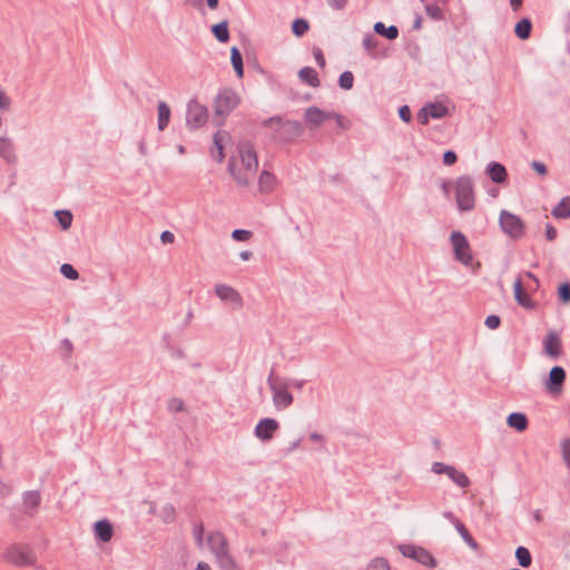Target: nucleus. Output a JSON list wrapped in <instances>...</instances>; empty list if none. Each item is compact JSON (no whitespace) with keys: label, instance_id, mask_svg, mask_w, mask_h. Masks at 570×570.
<instances>
[{"label":"nucleus","instance_id":"obj_1","mask_svg":"<svg viewBox=\"0 0 570 570\" xmlns=\"http://www.w3.org/2000/svg\"><path fill=\"white\" fill-rule=\"evenodd\" d=\"M261 126L271 129V141L277 145L294 142L304 132V127L298 120H285L276 115L262 121Z\"/></svg>","mask_w":570,"mask_h":570},{"label":"nucleus","instance_id":"obj_2","mask_svg":"<svg viewBox=\"0 0 570 570\" xmlns=\"http://www.w3.org/2000/svg\"><path fill=\"white\" fill-rule=\"evenodd\" d=\"M239 102L240 98L234 89L229 87L220 89L214 100L216 125L223 126L226 117L238 107Z\"/></svg>","mask_w":570,"mask_h":570},{"label":"nucleus","instance_id":"obj_3","mask_svg":"<svg viewBox=\"0 0 570 570\" xmlns=\"http://www.w3.org/2000/svg\"><path fill=\"white\" fill-rule=\"evenodd\" d=\"M455 200L459 210L471 212L475 207L474 183L469 175L460 176L455 181Z\"/></svg>","mask_w":570,"mask_h":570},{"label":"nucleus","instance_id":"obj_4","mask_svg":"<svg viewBox=\"0 0 570 570\" xmlns=\"http://www.w3.org/2000/svg\"><path fill=\"white\" fill-rule=\"evenodd\" d=\"M2 558L16 567H28L36 563L37 557L29 546L14 543L6 549Z\"/></svg>","mask_w":570,"mask_h":570},{"label":"nucleus","instance_id":"obj_5","mask_svg":"<svg viewBox=\"0 0 570 570\" xmlns=\"http://www.w3.org/2000/svg\"><path fill=\"white\" fill-rule=\"evenodd\" d=\"M499 225L502 232L513 240L520 239L525 234V224L521 217L507 209L500 212Z\"/></svg>","mask_w":570,"mask_h":570},{"label":"nucleus","instance_id":"obj_6","mask_svg":"<svg viewBox=\"0 0 570 570\" xmlns=\"http://www.w3.org/2000/svg\"><path fill=\"white\" fill-rule=\"evenodd\" d=\"M450 242L454 258L464 266H470L473 262V255L466 236L460 230H453L450 235Z\"/></svg>","mask_w":570,"mask_h":570},{"label":"nucleus","instance_id":"obj_7","mask_svg":"<svg viewBox=\"0 0 570 570\" xmlns=\"http://www.w3.org/2000/svg\"><path fill=\"white\" fill-rule=\"evenodd\" d=\"M399 551L403 557L413 559L430 569H434L438 566V561L433 554L423 547L404 543L399 546Z\"/></svg>","mask_w":570,"mask_h":570},{"label":"nucleus","instance_id":"obj_8","mask_svg":"<svg viewBox=\"0 0 570 570\" xmlns=\"http://www.w3.org/2000/svg\"><path fill=\"white\" fill-rule=\"evenodd\" d=\"M208 119L207 107L200 105L196 99L187 104L186 125L189 129H198L206 124Z\"/></svg>","mask_w":570,"mask_h":570},{"label":"nucleus","instance_id":"obj_9","mask_svg":"<svg viewBox=\"0 0 570 570\" xmlns=\"http://www.w3.org/2000/svg\"><path fill=\"white\" fill-rule=\"evenodd\" d=\"M567 379L566 370L560 365H554L549 372L544 382L546 390L551 395H560Z\"/></svg>","mask_w":570,"mask_h":570},{"label":"nucleus","instance_id":"obj_10","mask_svg":"<svg viewBox=\"0 0 570 570\" xmlns=\"http://www.w3.org/2000/svg\"><path fill=\"white\" fill-rule=\"evenodd\" d=\"M237 148L243 168L249 174H256L258 169V158L254 145L250 141H243Z\"/></svg>","mask_w":570,"mask_h":570},{"label":"nucleus","instance_id":"obj_11","mask_svg":"<svg viewBox=\"0 0 570 570\" xmlns=\"http://www.w3.org/2000/svg\"><path fill=\"white\" fill-rule=\"evenodd\" d=\"M279 430V422L273 417L261 419L254 428V435L263 443L269 442Z\"/></svg>","mask_w":570,"mask_h":570},{"label":"nucleus","instance_id":"obj_12","mask_svg":"<svg viewBox=\"0 0 570 570\" xmlns=\"http://www.w3.org/2000/svg\"><path fill=\"white\" fill-rule=\"evenodd\" d=\"M272 393L274 406L279 411L289 407L294 402L293 394L288 391L287 383H283L279 386H272Z\"/></svg>","mask_w":570,"mask_h":570},{"label":"nucleus","instance_id":"obj_13","mask_svg":"<svg viewBox=\"0 0 570 570\" xmlns=\"http://www.w3.org/2000/svg\"><path fill=\"white\" fill-rule=\"evenodd\" d=\"M207 544L215 558L224 553H229L228 540L220 531L209 532L207 535Z\"/></svg>","mask_w":570,"mask_h":570},{"label":"nucleus","instance_id":"obj_14","mask_svg":"<svg viewBox=\"0 0 570 570\" xmlns=\"http://www.w3.org/2000/svg\"><path fill=\"white\" fill-rule=\"evenodd\" d=\"M230 139V134L226 130H218L213 136V147L210 155L217 163H223L225 159V142Z\"/></svg>","mask_w":570,"mask_h":570},{"label":"nucleus","instance_id":"obj_15","mask_svg":"<svg viewBox=\"0 0 570 570\" xmlns=\"http://www.w3.org/2000/svg\"><path fill=\"white\" fill-rule=\"evenodd\" d=\"M227 171L235 179L236 184L239 187H244V188H246L250 185V181H252L253 177L255 176V174H249L247 170H245V168L237 169V160H236V157H234V156H232L228 159Z\"/></svg>","mask_w":570,"mask_h":570},{"label":"nucleus","instance_id":"obj_16","mask_svg":"<svg viewBox=\"0 0 570 570\" xmlns=\"http://www.w3.org/2000/svg\"><path fill=\"white\" fill-rule=\"evenodd\" d=\"M513 294L515 302L525 309H535L537 303L524 291L521 277H518L513 283Z\"/></svg>","mask_w":570,"mask_h":570},{"label":"nucleus","instance_id":"obj_17","mask_svg":"<svg viewBox=\"0 0 570 570\" xmlns=\"http://www.w3.org/2000/svg\"><path fill=\"white\" fill-rule=\"evenodd\" d=\"M485 175L494 184H504L509 178L505 166L495 160H492L487 165Z\"/></svg>","mask_w":570,"mask_h":570},{"label":"nucleus","instance_id":"obj_18","mask_svg":"<svg viewBox=\"0 0 570 570\" xmlns=\"http://www.w3.org/2000/svg\"><path fill=\"white\" fill-rule=\"evenodd\" d=\"M94 535L97 541L107 543L112 539L114 525L108 519H101L94 523Z\"/></svg>","mask_w":570,"mask_h":570},{"label":"nucleus","instance_id":"obj_19","mask_svg":"<svg viewBox=\"0 0 570 570\" xmlns=\"http://www.w3.org/2000/svg\"><path fill=\"white\" fill-rule=\"evenodd\" d=\"M215 294L224 302L233 303L237 306L243 305V297L234 287L226 284H217L215 286Z\"/></svg>","mask_w":570,"mask_h":570},{"label":"nucleus","instance_id":"obj_20","mask_svg":"<svg viewBox=\"0 0 570 570\" xmlns=\"http://www.w3.org/2000/svg\"><path fill=\"white\" fill-rule=\"evenodd\" d=\"M363 47L372 59H385L389 57L387 49H379V41L371 33L364 36Z\"/></svg>","mask_w":570,"mask_h":570},{"label":"nucleus","instance_id":"obj_21","mask_svg":"<svg viewBox=\"0 0 570 570\" xmlns=\"http://www.w3.org/2000/svg\"><path fill=\"white\" fill-rule=\"evenodd\" d=\"M543 348L548 356L558 358L562 352V343L556 332H550L543 341Z\"/></svg>","mask_w":570,"mask_h":570},{"label":"nucleus","instance_id":"obj_22","mask_svg":"<svg viewBox=\"0 0 570 570\" xmlns=\"http://www.w3.org/2000/svg\"><path fill=\"white\" fill-rule=\"evenodd\" d=\"M0 158H2L9 165L17 164L18 157L11 139L0 137Z\"/></svg>","mask_w":570,"mask_h":570},{"label":"nucleus","instance_id":"obj_23","mask_svg":"<svg viewBox=\"0 0 570 570\" xmlns=\"http://www.w3.org/2000/svg\"><path fill=\"white\" fill-rule=\"evenodd\" d=\"M509 428L514 429L517 432H523L529 426L528 416L522 412H512L507 417Z\"/></svg>","mask_w":570,"mask_h":570},{"label":"nucleus","instance_id":"obj_24","mask_svg":"<svg viewBox=\"0 0 570 570\" xmlns=\"http://www.w3.org/2000/svg\"><path fill=\"white\" fill-rule=\"evenodd\" d=\"M305 121L314 127H320L325 121V110L311 106L305 110Z\"/></svg>","mask_w":570,"mask_h":570},{"label":"nucleus","instance_id":"obj_25","mask_svg":"<svg viewBox=\"0 0 570 570\" xmlns=\"http://www.w3.org/2000/svg\"><path fill=\"white\" fill-rule=\"evenodd\" d=\"M276 186V176L264 169L258 177V188L262 194H269Z\"/></svg>","mask_w":570,"mask_h":570},{"label":"nucleus","instance_id":"obj_26","mask_svg":"<svg viewBox=\"0 0 570 570\" xmlns=\"http://www.w3.org/2000/svg\"><path fill=\"white\" fill-rule=\"evenodd\" d=\"M228 26H229V22H228V20L225 19V20H222L220 22L215 23L210 27V31L218 42L227 43L229 41L230 33H229Z\"/></svg>","mask_w":570,"mask_h":570},{"label":"nucleus","instance_id":"obj_27","mask_svg":"<svg viewBox=\"0 0 570 570\" xmlns=\"http://www.w3.org/2000/svg\"><path fill=\"white\" fill-rule=\"evenodd\" d=\"M373 30L376 35L391 41L397 39L400 35L399 28L396 26L392 24L386 27L382 21L375 22Z\"/></svg>","mask_w":570,"mask_h":570},{"label":"nucleus","instance_id":"obj_28","mask_svg":"<svg viewBox=\"0 0 570 570\" xmlns=\"http://www.w3.org/2000/svg\"><path fill=\"white\" fill-rule=\"evenodd\" d=\"M532 27H533V24H532L531 19L523 17L515 23L514 35L520 40H528L531 37Z\"/></svg>","mask_w":570,"mask_h":570},{"label":"nucleus","instance_id":"obj_29","mask_svg":"<svg viewBox=\"0 0 570 570\" xmlns=\"http://www.w3.org/2000/svg\"><path fill=\"white\" fill-rule=\"evenodd\" d=\"M299 79L313 88L321 86L318 73L312 67H303L298 71Z\"/></svg>","mask_w":570,"mask_h":570},{"label":"nucleus","instance_id":"obj_30","mask_svg":"<svg viewBox=\"0 0 570 570\" xmlns=\"http://www.w3.org/2000/svg\"><path fill=\"white\" fill-rule=\"evenodd\" d=\"M157 111H158V130L164 131L170 121V108L167 102L159 101L157 105Z\"/></svg>","mask_w":570,"mask_h":570},{"label":"nucleus","instance_id":"obj_31","mask_svg":"<svg viewBox=\"0 0 570 570\" xmlns=\"http://www.w3.org/2000/svg\"><path fill=\"white\" fill-rule=\"evenodd\" d=\"M551 214L557 219L570 218V196L562 197L560 202L553 207Z\"/></svg>","mask_w":570,"mask_h":570},{"label":"nucleus","instance_id":"obj_32","mask_svg":"<svg viewBox=\"0 0 570 570\" xmlns=\"http://www.w3.org/2000/svg\"><path fill=\"white\" fill-rule=\"evenodd\" d=\"M230 62L237 78L242 79L244 77V59L240 50L236 46L230 49Z\"/></svg>","mask_w":570,"mask_h":570},{"label":"nucleus","instance_id":"obj_33","mask_svg":"<svg viewBox=\"0 0 570 570\" xmlns=\"http://www.w3.org/2000/svg\"><path fill=\"white\" fill-rule=\"evenodd\" d=\"M425 107L432 119H442L449 115V108L443 102H428Z\"/></svg>","mask_w":570,"mask_h":570},{"label":"nucleus","instance_id":"obj_34","mask_svg":"<svg viewBox=\"0 0 570 570\" xmlns=\"http://www.w3.org/2000/svg\"><path fill=\"white\" fill-rule=\"evenodd\" d=\"M514 557L517 559L518 564L523 568L528 569L532 564V554L530 550L527 547L519 546L515 549Z\"/></svg>","mask_w":570,"mask_h":570},{"label":"nucleus","instance_id":"obj_35","mask_svg":"<svg viewBox=\"0 0 570 570\" xmlns=\"http://www.w3.org/2000/svg\"><path fill=\"white\" fill-rule=\"evenodd\" d=\"M23 505L28 509L36 510L41 503V494L38 490H30L22 493Z\"/></svg>","mask_w":570,"mask_h":570},{"label":"nucleus","instance_id":"obj_36","mask_svg":"<svg viewBox=\"0 0 570 570\" xmlns=\"http://www.w3.org/2000/svg\"><path fill=\"white\" fill-rule=\"evenodd\" d=\"M456 531L459 532V534L461 535V538L463 539V541L470 547L472 548L473 550H478L479 549V543L476 542V540L472 537V534L470 533L469 529L465 527V524L463 522H458L456 524Z\"/></svg>","mask_w":570,"mask_h":570},{"label":"nucleus","instance_id":"obj_37","mask_svg":"<svg viewBox=\"0 0 570 570\" xmlns=\"http://www.w3.org/2000/svg\"><path fill=\"white\" fill-rule=\"evenodd\" d=\"M291 29L294 36L301 38L309 30V22L305 18H295L292 21Z\"/></svg>","mask_w":570,"mask_h":570},{"label":"nucleus","instance_id":"obj_38","mask_svg":"<svg viewBox=\"0 0 570 570\" xmlns=\"http://www.w3.org/2000/svg\"><path fill=\"white\" fill-rule=\"evenodd\" d=\"M448 476L451 479L452 482H454L460 488L464 489L470 487L471 484L468 475L464 472L456 470L454 466L451 469Z\"/></svg>","mask_w":570,"mask_h":570},{"label":"nucleus","instance_id":"obj_39","mask_svg":"<svg viewBox=\"0 0 570 570\" xmlns=\"http://www.w3.org/2000/svg\"><path fill=\"white\" fill-rule=\"evenodd\" d=\"M55 216L58 219V223L62 230H67L71 227L72 224V213L68 209H58L55 212Z\"/></svg>","mask_w":570,"mask_h":570},{"label":"nucleus","instance_id":"obj_40","mask_svg":"<svg viewBox=\"0 0 570 570\" xmlns=\"http://www.w3.org/2000/svg\"><path fill=\"white\" fill-rule=\"evenodd\" d=\"M216 562L220 570H239L234 557L229 553L216 558Z\"/></svg>","mask_w":570,"mask_h":570},{"label":"nucleus","instance_id":"obj_41","mask_svg":"<svg viewBox=\"0 0 570 570\" xmlns=\"http://www.w3.org/2000/svg\"><path fill=\"white\" fill-rule=\"evenodd\" d=\"M338 86L343 90H351L354 86V75L350 70L343 71L338 77Z\"/></svg>","mask_w":570,"mask_h":570},{"label":"nucleus","instance_id":"obj_42","mask_svg":"<svg viewBox=\"0 0 570 570\" xmlns=\"http://www.w3.org/2000/svg\"><path fill=\"white\" fill-rule=\"evenodd\" d=\"M366 570H391L390 562L384 557H375L370 561Z\"/></svg>","mask_w":570,"mask_h":570},{"label":"nucleus","instance_id":"obj_43","mask_svg":"<svg viewBox=\"0 0 570 570\" xmlns=\"http://www.w3.org/2000/svg\"><path fill=\"white\" fill-rule=\"evenodd\" d=\"M425 12L431 19L436 21L444 20L445 18L443 10L436 3L425 4Z\"/></svg>","mask_w":570,"mask_h":570},{"label":"nucleus","instance_id":"obj_44","mask_svg":"<svg viewBox=\"0 0 570 570\" xmlns=\"http://www.w3.org/2000/svg\"><path fill=\"white\" fill-rule=\"evenodd\" d=\"M558 299L562 304L570 303V282H563L558 286Z\"/></svg>","mask_w":570,"mask_h":570},{"label":"nucleus","instance_id":"obj_45","mask_svg":"<svg viewBox=\"0 0 570 570\" xmlns=\"http://www.w3.org/2000/svg\"><path fill=\"white\" fill-rule=\"evenodd\" d=\"M60 273L69 281H76L79 278V272L69 263H63L60 266Z\"/></svg>","mask_w":570,"mask_h":570},{"label":"nucleus","instance_id":"obj_46","mask_svg":"<svg viewBox=\"0 0 570 570\" xmlns=\"http://www.w3.org/2000/svg\"><path fill=\"white\" fill-rule=\"evenodd\" d=\"M175 518H176L175 507L170 503H167L166 505H164V508L161 510V520L165 523H173L175 521Z\"/></svg>","mask_w":570,"mask_h":570},{"label":"nucleus","instance_id":"obj_47","mask_svg":"<svg viewBox=\"0 0 570 570\" xmlns=\"http://www.w3.org/2000/svg\"><path fill=\"white\" fill-rule=\"evenodd\" d=\"M253 236V233L248 229L237 228L232 233V238L236 242H247Z\"/></svg>","mask_w":570,"mask_h":570},{"label":"nucleus","instance_id":"obj_48","mask_svg":"<svg viewBox=\"0 0 570 570\" xmlns=\"http://www.w3.org/2000/svg\"><path fill=\"white\" fill-rule=\"evenodd\" d=\"M168 410L174 413L184 412L186 410L185 403L181 399L171 397L168 401Z\"/></svg>","mask_w":570,"mask_h":570},{"label":"nucleus","instance_id":"obj_49","mask_svg":"<svg viewBox=\"0 0 570 570\" xmlns=\"http://www.w3.org/2000/svg\"><path fill=\"white\" fill-rule=\"evenodd\" d=\"M484 325L490 330H497L501 325V317L497 314H490L487 316Z\"/></svg>","mask_w":570,"mask_h":570},{"label":"nucleus","instance_id":"obj_50","mask_svg":"<svg viewBox=\"0 0 570 570\" xmlns=\"http://www.w3.org/2000/svg\"><path fill=\"white\" fill-rule=\"evenodd\" d=\"M442 161L445 166H453L458 161V155L454 150L448 149L443 153Z\"/></svg>","mask_w":570,"mask_h":570},{"label":"nucleus","instance_id":"obj_51","mask_svg":"<svg viewBox=\"0 0 570 570\" xmlns=\"http://www.w3.org/2000/svg\"><path fill=\"white\" fill-rule=\"evenodd\" d=\"M204 533H205L204 524L202 522L195 524V527L193 529V534H194L195 541L198 546L203 544Z\"/></svg>","mask_w":570,"mask_h":570},{"label":"nucleus","instance_id":"obj_52","mask_svg":"<svg viewBox=\"0 0 570 570\" xmlns=\"http://www.w3.org/2000/svg\"><path fill=\"white\" fill-rule=\"evenodd\" d=\"M561 452L566 465L570 469V439H566L562 441Z\"/></svg>","mask_w":570,"mask_h":570},{"label":"nucleus","instance_id":"obj_53","mask_svg":"<svg viewBox=\"0 0 570 570\" xmlns=\"http://www.w3.org/2000/svg\"><path fill=\"white\" fill-rule=\"evenodd\" d=\"M399 117L402 121L409 124L412 121V110L407 105H403L397 110Z\"/></svg>","mask_w":570,"mask_h":570},{"label":"nucleus","instance_id":"obj_54","mask_svg":"<svg viewBox=\"0 0 570 570\" xmlns=\"http://www.w3.org/2000/svg\"><path fill=\"white\" fill-rule=\"evenodd\" d=\"M452 468H453L452 465H448V464H445L443 462H434L432 464V469L431 470L434 473H436V474H446V475H449V473H450Z\"/></svg>","mask_w":570,"mask_h":570},{"label":"nucleus","instance_id":"obj_55","mask_svg":"<svg viewBox=\"0 0 570 570\" xmlns=\"http://www.w3.org/2000/svg\"><path fill=\"white\" fill-rule=\"evenodd\" d=\"M530 167L541 177L548 174L547 165L540 160H532Z\"/></svg>","mask_w":570,"mask_h":570},{"label":"nucleus","instance_id":"obj_56","mask_svg":"<svg viewBox=\"0 0 570 570\" xmlns=\"http://www.w3.org/2000/svg\"><path fill=\"white\" fill-rule=\"evenodd\" d=\"M334 120L338 128L342 130H348L351 128V120L346 119L343 115H334Z\"/></svg>","mask_w":570,"mask_h":570},{"label":"nucleus","instance_id":"obj_57","mask_svg":"<svg viewBox=\"0 0 570 570\" xmlns=\"http://www.w3.org/2000/svg\"><path fill=\"white\" fill-rule=\"evenodd\" d=\"M429 110H426V107L423 106L419 111H417V115H416V119H417V122L420 125H428L429 124V120L432 119L431 116H429Z\"/></svg>","mask_w":570,"mask_h":570},{"label":"nucleus","instance_id":"obj_58","mask_svg":"<svg viewBox=\"0 0 570 570\" xmlns=\"http://www.w3.org/2000/svg\"><path fill=\"white\" fill-rule=\"evenodd\" d=\"M61 346H62V348H63V354H62V356H63L65 358H69V357H70V355H71V353H72V351H73V344H72V342H71L69 338H63V340L61 341Z\"/></svg>","mask_w":570,"mask_h":570},{"label":"nucleus","instance_id":"obj_59","mask_svg":"<svg viewBox=\"0 0 570 570\" xmlns=\"http://www.w3.org/2000/svg\"><path fill=\"white\" fill-rule=\"evenodd\" d=\"M558 236L556 227L551 223L546 224V238L549 242H553Z\"/></svg>","mask_w":570,"mask_h":570},{"label":"nucleus","instance_id":"obj_60","mask_svg":"<svg viewBox=\"0 0 570 570\" xmlns=\"http://www.w3.org/2000/svg\"><path fill=\"white\" fill-rule=\"evenodd\" d=\"M313 55H314V58H315V61L316 63L321 67V68H324L325 65H326V61H325V57H324V53L322 51L321 48L316 47L314 48L313 50Z\"/></svg>","mask_w":570,"mask_h":570},{"label":"nucleus","instance_id":"obj_61","mask_svg":"<svg viewBox=\"0 0 570 570\" xmlns=\"http://www.w3.org/2000/svg\"><path fill=\"white\" fill-rule=\"evenodd\" d=\"M13 488L11 484L4 483L0 480V498L6 499L11 495Z\"/></svg>","mask_w":570,"mask_h":570},{"label":"nucleus","instance_id":"obj_62","mask_svg":"<svg viewBox=\"0 0 570 570\" xmlns=\"http://www.w3.org/2000/svg\"><path fill=\"white\" fill-rule=\"evenodd\" d=\"M11 99L0 89V110L6 111L10 108Z\"/></svg>","mask_w":570,"mask_h":570},{"label":"nucleus","instance_id":"obj_63","mask_svg":"<svg viewBox=\"0 0 570 570\" xmlns=\"http://www.w3.org/2000/svg\"><path fill=\"white\" fill-rule=\"evenodd\" d=\"M348 0H326L327 4L334 10H343Z\"/></svg>","mask_w":570,"mask_h":570},{"label":"nucleus","instance_id":"obj_64","mask_svg":"<svg viewBox=\"0 0 570 570\" xmlns=\"http://www.w3.org/2000/svg\"><path fill=\"white\" fill-rule=\"evenodd\" d=\"M160 240L163 242V244H171L175 240V236H174V234L171 232L164 230L160 234Z\"/></svg>","mask_w":570,"mask_h":570}]
</instances>
